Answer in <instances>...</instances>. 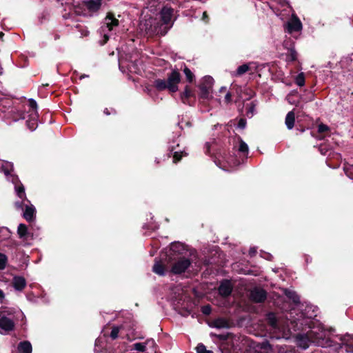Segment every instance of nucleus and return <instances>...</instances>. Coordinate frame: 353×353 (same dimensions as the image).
<instances>
[{
    "instance_id": "nucleus-1",
    "label": "nucleus",
    "mask_w": 353,
    "mask_h": 353,
    "mask_svg": "<svg viewBox=\"0 0 353 353\" xmlns=\"http://www.w3.org/2000/svg\"><path fill=\"white\" fill-rule=\"evenodd\" d=\"M12 183L14 185L15 192L19 199V200L15 201V207L22 210L24 209L23 214L24 219L28 221H32L34 219L36 209L34 206L30 203V201L27 199L24 186L19 180L18 176H12Z\"/></svg>"
},
{
    "instance_id": "nucleus-2",
    "label": "nucleus",
    "mask_w": 353,
    "mask_h": 353,
    "mask_svg": "<svg viewBox=\"0 0 353 353\" xmlns=\"http://www.w3.org/2000/svg\"><path fill=\"white\" fill-rule=\"evenodd\" d=\"M194 252L191 250L188 255L174 256L170 272L174 274H181L190 269L198 271L201 268V264L195 261Z\"/></svg>"
},
{
    "instance_id": "nucleus-3",
    "label": "nucleus",
    "mask_w": 353,
    "mask_h": 353,
    "mask_svg": "<svg viewBox=\"0 0 353 353\" xmlns=\"http://www.w3.org/2000/svg\"><path fill=\"white\" fill-rule=\"evenodd\" d=\"M181 81V75L176 70H173L168 77V80L157 79L154 81V86L159 91L168 89L170 92L178 90V84Z\"/></svg>"
},
{
    "instance_id": "nucleus-4",
    "label": "nucleus",
    "mask_w": 353,
    "mask_h": 353,
    "mask_svg": "<svg viewBox=\"0 0 353 353\" xmlns=\"http://www.w3.org/2000/svg\"><path fill=\"white\" fill-rule=\"evenodd\" d=\"M140 31L146 35L151 36L152 34L165 35L166 34V28L159 26V22L157 19L151 17L148 19H142L139 25Z\"/></svg>"
},
{
    "instance_id": "nucleus-5",
    "label": "nucleus",
    "mask_w": 353,
    "mask_h": 353,
    "mask_svg": "<svg viewBox=\"0 0 353 353\" xmlns=\"http://www.w3.org/2000/svg\"><path fill=\"white\" fill-rule=\"evenodd\" d=\"M13 314L11 312L3 310L0 312V334L6 335L14 328Z\"/></svg>"
},
{
    "instance_id": "nucleus-6",
    "label": "nucleus",
    "mask_w": 353,
    "mask_h": 353,
    "mask_svg": "<svg viewBox=\"0 0 353 353\" xmlns=\"http://www.w3.org/2000/svg\"><path fill=\"white\" fill-rule=\"evenodd\" d=\"M119 25V20L117 19L112 14H108L104 19L103 23L101 27V34H103V40L101 41V45H104L109 39L108 33L114 30V27Z\"/></svg>"
},
{
    "instance_id": "nucleus-7",
    "label": "nucleus",
    "mask_w": 353,
    "mask_h": 353,
    "mask_svg": "<svg viewBox=\"0 0 353 353\" xmlns=\"http://www.w3.org/2000/svg\"><path fill=\"white\" fill-rule=\"evenodd\" d=\"M173 12L174 10L172 8L168 6H164L159 13L161 17V22H159V26H162L163 28H166V33L173 25Z\"/></svg>"
},
{
    "instance_id": "nucleus-8",
    "label": "nucleus",
    "mask_w": 353,
    "mask_h": 353,
    "mask_svg": "<svg viewBox=\"0 0 353 353\" xmlns=\"http://www.w3.org/2000/svg\"><path fill=\"white\" fill-rule=\"evenodd\" d=\"M118 51V60H119V69L123 71V65L125 62H129L130 63L127 64V68L130 72H137L134 68V62L137 61L136 59H133L132 55L125 54L123 50H121L120 48H117Z\"/></svg>"
},
{
    "instance_id": "nucleus-9",
    "label": "nucleus",
    "mask_w": 353,
    "mask_h": 353,
    "mask_svg": "<svg viewBox=\"0 0 353 353\" xmlns=\"http://www.w3.org/2000/svg\"><path fill=\"white\" fill-rule=\"evenodd\" d=\"M284 27L289 34H292L294 32L301 31L303 25L298 17L293 13L291 19L284 25Z\"/></svg>"
},
{
    "instance_id": "nucleus-10",
    "label": "nucleus",
    "mask_w": 353,
    "mask_h": 353,
    "mask_svg": "<svg viewBox=\"0 0 353 353\" xmlns=\"http://www.w3.org/2000/svg\"><path fill=\"white\" fill-rule=\"evenodd\" d=\"M170 251V255L174 258V256H178L188 255L191 250L189 251L184 244L179 242H174L171 243Z\"/></svg>"
},
{
    "instance_id": "nucleus-11",
    "label": "nucleus",
    "mask_w": 353,
    "mask_h": 353,
    "mask_svg": "<svg viewBox=\"0 0 353 353\" xmlns=\"http://www.w3.org/2000/svg\"><path fill=\"white\" fill-rule=\"evenodd\" d=\"M176 139H173L172 142H169V150L170 152L173 154V162L176 163L179 161L183 156H185L187 154L179 148V143Z\"/></svg>"
},
{
    "instance_id": "nucleus-12",
    "label": "nucleus",
    "mask_w": 353,
    "mask_h": 353,
    "mask_svg": "<svg viewBox=\"0 0 353 353\" xmlns=\"http://www.w3.org/2000/svg\"><path fill=\"white\" fill-rule=\"evenodd\" d=\"M310 334L312 339V343L317 345H324L326 336V332L324 330L319 329L318 331H316L312 330L310 332Z\"/></svg>"
},
{
    "instance_id": "nucleus-13",
    "label": "nucleus",
    "mask_w": 353,
    "mask_h": 353,
    "mask_svg": "<svg viewBox=\"0 0 353 353\" xmlns=\"http://www.w3.org/2000/svg\"><path fill=\"white\" fill-rule=\"evenodd\" d=\"M0 172H3L8 181L12 182V176H16L12 174L13 164L8 161H2L0 159Z\"/></svg>"
},
{
    "instance_id": "nucleus-14",
    "label": "nucleus",
    "mask_w": 353,
    "mask_h": 353,
    "mask_svg": "<svg viewBox=\"0 0 353 353\" xmlns=\"http://www.w3.org/2000/svg\"><path fill=\"white\" fill-rule=\"evenodd\" d=\"M296 341L297 345L303 349H307L311 343H312V339L310 336V332L307 334H299L296 337Z\"/></svg>"
},
{
    "instance_id": "nucleus-15",
    "label": "nucleus",
    "mask_w": 353,
    "mask_h": 353,
    "mask_svg": "<svg viewBox=\"0 0 353 353\" xmlns=\"http://www.w3.org/2000/svg\"><path fill=\"white\" fill-rule=\"evenodd\" d=\"M267 297L266 292L260 288H254L250 292V299L256 303L263 302Z\"/></svg>"
},
{
    "instance_id": "nucleus-16",
    "label": "nucleus",
    "mask_w": 353,
    "mask_h": 353,
    "mask_svg": "<svg viewBox=\"0 0 353 353\" xmlns=\"http://www.w3.org/2000/svg\"><path fill=\"white\" fill-rule=\"evenodd\" d=\"M219 293L221 296L227 297L230 295L232 291V285L229 280H223L221 282L219 288Z\"/></svg>"
},
{
    "instance_id": "nucleus-17",
    "label": "nucleus",
    "mask_w": 353,
    "mask_h": 353,
    "mask_svg": "<svg viewBox=\"0 0 353 353\" xmlns=\"http://www.w3.org/2000/svg\"><path fill=\"white\" fill-rule=\"evenodd\" d=\"M12 286L17 291H22L26 286V281L21 276H14L12 282Z\"/></svg>"
},
{
    "instance_id": "nucleus-18",
    "label": "nucleus",
    "mask_w": 353,
    "mask_h": 353,
    "mask_svg": "<svg viewBox=\"0 0 353 353\" xmlns=\"http://www.w3.org/2000/svg\"><path fill=\"white\" fill-rule=\"evenodd\" d=\"M317 307L312 305H307L302 312V316L306 319H311L316 316Z\"/></svg>"
},
{
    "instance_id": "nucleus-19",
    "label": "nucleus",
    "mask_w": 353,
    "mask_h": 353,
    "mask_svg": "<svg viewBox=\"0 0 353 353\" xmlns=\"http://www.w3.org/2000/svg\"><path fill=\"white\" fill-rule=\"evenodd\" d=\"M199 100L201 103H204L205 101H209L212 99V90H208L205 87H199Z\"/></svg>"
},
{
    "instance_id": "nucleus-20",
    "label": "nucleus",
    "mask_w": 353,
    "mask_h": 353,
    "mask_svg": "<svg viewBox=\"0 0 353 353\" xmlns=\"http://www.w3.org/2000/svg\"><path fill=\"white\" fill-rule=\"evenodd\" d=\"M17 351L19 353H32V347L30 342L28 341L20 342L17 345Z\"/></svg>"
},
{
    "instance_id": "nucleus-21",
    "label": "nucleus",
    "mask_w": 353,
    "mask_h": 353,
    "mask_svg": "<svg viewBox=\"0 0 353 353\" xmlns=\"http://www.w3.org/2000/svg\"><path fill=\"white\" fill-rule=\"evenodd\" d=\"M194 96V93L189 86H186L183 92L181 93V100L185 104H190V99Z\"/></svg>"
},
{
    "instance_id": "nucleus-22",
    "label": "nucleus",
    "mask_w": 353,
    "mask_h": 353,
    "mask_svg": "<svg viewBox=\"0 0 353 353\" xmlns=\"http://www.w3.org/2000/svg\"><path fill=\"white\" fill-rule=\"evenodd\" d=\"M254 63L250 62L248 63L243 64L240 66H239L235 72H234L232 75L233 77H239L241 76L245 72H248L251 69L252 65H253Z\"/></svg>"
},
{
    "instance_id": "nucleus-23",
    "label": "nucleus",
    "mask_w": 353,
    "mask_h": 353,
    "mask_svg": "<svg viewBox=\"0 0 353 353\" xmlns=\"http://www.w3.org/2000/svg\"><path fill=\"white\" fill-rule=\"evenodd\" d=\"M152 271L159 276H165L167 272L165 267L157 260H155V263L152 267Z\"/></svg>"
},
{
    "instance_id": "nucleus-24",
    "label": "nucleus",
    "mask_w": 353,
    "mask_h": 353,
    "mask_svg": "<svg viewBox=\"0 0 353 353\" xmlns=\"http://www.w3.org/2000/svg\"><path fill=\"white\" fill-rule=\"evenodd\" d=\"M266 321L272 330H276L279 329L277 319L274 313H268L266 314Z\"/></svg>"
},
{
    "instance_id": "nucleus-25",
    "label": "nucleus",
    "mask_w": 353,
    "mask_h": 353,
    "mask_svg": "<svg viewBox=\"0 0 353 353\" xmlns=\"http://www.w3.org/2000/svg\"><path fill=\"white\" fill-rule=\"evenodd\" d=\"M295 112L294 110L289 112L285 117V125L288 130H292L294 125Z\"/></svg>"
},
{
    "instance_id": "nucleus-26",
    "label": "nucleus",
    "mask_w": 353,
    "mask_h": 353,
    "mask_svg": "<svg viewBox=\"0 0 353 353\" xmlns=\"http://www.w3.org/2000/svg\"><path fill=\"white\" fill-rule=\"evenodd\" d=\"M17 233L20 239L27 240L30 233L28 232L27 226L23 223H20L17 228Z\"/></svg>"
},
{
    "instance_id": "nucleus-27",
    "label": "nucleus",
    "mask_w": 353,
    "mask_h": 353,
    "mask_svg": "<svg viewBox=\"0 0 353 353\" xmlns=\"http://www.w3.org/2000/svg\"><path fill=\"white\" fill-rule=\"evenodd\" d=\"M86 7L91 11H97L99 9L101 0H85Z\"/></svg>"
},
{
    "instance_id": "nucleus-28",
    "label": "nucleus",
    "mask_w": 353,
    "mask_h": 353,
    "mask_svg": "<svg viewBox=\"0 0 353 353\" xmlns=\"http://www.w3.org/2000/svg\"><path fill=\"white\" fill-rule=\"evenodd\" d=\"M284 293H285V296L289 299L292 300L294 303H296V304L299 303V302H300V297L296 294V292H294L293 290H291L285 289Z\"/></svg>"
},
{
    "instance_id": "nucleus-29",
    "label": "nucleus",
    "mask_w": 353,
    "mask_h": 353,
    "mask_svg": "<svg viewBox=\"0 0 353 353\" xmlns=\"http://www.w3.org/2000/svg\"><path fill=\"white\" fill-rule=\"evenodd\" d=\"M256 112V104L252 101L245 105V115L252 118Z\"/></svg>"
},
{
    "instance_id": "nucleus-30",
    "label": "nucleus",
    "mask_w": 353,
    "mask_h": 353,
    "mask_svg": "<svg viewBox=\"0 0 353 353\" xmlns=\"http://www.w3.org/2000/svg\"><path fill=\"white\" fill-rule=\"evenodd\" d=\"M37 117V116L36 113L32 114L31 119L26 121L27 126L31 131L35 130L38 127Z\"/></svg>"
},
{
    "instance_id": "nucleus-31",
    "label": "nucleus",
    "mask_w": 353,
    "mask_h": 353,
    "mask_svg": "<svg viewBox=\"0 0 353 353\" xmlns=\"http://www.w3.org/2000/svg\"><path fill=\"white\" fill-rule=\"evenodd\" d=\"M214 79L210 76H206L203 79L199 87H205L208 90H212Z\"/></svg>"
},
{
    "instance_id": "nucleus-32",
    "label": "nucleus",
    "mask_w": 353,
    "mask_h": 353,
    "mask_svg": "<svg viewBox=\"0 0 353 353\" xmlns=\"http://www.w3.org/2000/svg\"><path fill=\"white\" fill-rule=\"evenodd\" d=\"M223 159L231 168H234L240 164V161L235 157H223Z\"/></svg>"
},
{
    "instance_id": "nucleus-33",
    "label": "nucleus",
    "mask_w": 353,
    "mask_h": 353,
    "mask_svg": "<svg viewBox=\"0 0 353 353\" xmlns=\"http://www.w3.org/2000/svg\"><path fill=\"white\" fill-rule=\"evenodd\" d=\"M214 327L216 328H225L228 327V322L222 319H218L213 322Z\"/></svg>"
},
{
    "instance_id": "nucleus-34",
    "label": "nucleus",
    "mask_w": 353,
    "mask_h": 353,
    "mask_svg": "<svg viewBox=\"0 0 353 353\" xmlns=\"http://www.w3.org/2000/svg\"><path fill=\"white\" fill-rule=\"evenodd\" d=\"M132 350L143 352L146 350V346L145 342L143 343H135L132 345Z\"/></svg>"
},
{
    "instance_id": "nucleus-35",
    "label": "nucleus",
    "mask_w": 353,
    "mask_h": 353,
    "mask_svg": "<svg viewBox=\"0 0 353 353\" xmlns=\"http://www.w3.org/2000/svg\"><path fill=\"white\" fill-rule=\"evenodd\" d=\"M297 59V52L294 48L290 49L288 54H287L288 61H294Z\"/></svg>"
},
{
    "instance_id": "nucleus-36",
    "label": "nucleus",
    "mask_w": 353,
    "mask_h": 353,
    "mask_svg": "<svg viewBox=\"0 0 353 353\" xmlns=\"http://www.w3.org/2000/svg\"><path fill=\"white\" fill-rule=\"evenodd\" d=\"M295 83L299 87H302L305 85V76L303 72H301L296 76Z\"/></svg>"
},
{
    "instance_id": "nucleus-37",
    "label": "nucleus",
    "mask_w": 353,
    "mask_h": 353,
    "mask_svg": "<svg viewBox=\"0 0 353 353\" xmlns=\"http://www.w3.org/2000/svg\"><path fill=\"white\" fill-rule=\"evenodd\" d=\"M248 150H249V148H248V145H247V143L241 139L240 142H239V151L245 154H248Z\"/></svg>"
},
{
    "instance_id": "nucleus-38",
    "label": "nucleus",
    "mask_w": 353,
    "mask_h": 353,
    "mask_svg": "<svg viewBox=\"0 0 353 353\" xmlns=\"http://www.w3.org/2000/svg\"><path fill=\"white\" fill-rule=\"evenodd\" d=\"M345 174L353 180V165H346L343 168Z\"/></svg>"
},
{
    "instance_id": "nucleus-39",
    "label": "nucleus",
    "mask_w": 353,
    "mask_h": 353,
    "mask_svg": "<svg viewBox=\"0 0 353 353\" xmlns=\"http://www.w3.org/2000/svg\"><path fill=\"white\" fill-rule=\"evenodd\" d=\"M8 261L7 256L2 253H0V270L5 269Z\"/></svg>"
},
{
    "instance_id": "nucleus-40",
    "label": "nucleus",
    "mask_w": 353,
    "mask_h": 353,
    "mask_svg": "<svg viewBox=\"0 0 353 353\" xmlns=\"http://www.w3.org/2000/svg\"><path fill=\"white\" fill-rule=\"evenodd\" d=\"M121 327L119 326H114L112 327L110 333V337L112 339L114 340L118 337Z\"/></svg>"
},
{
    "instance_id": "nucleus-41",
    "label": "nucleus",
    "mask_w": 353,
    "mask_h": 353,
    "mask_svg": "<svg viewBox=\"0 0 353 353\" xmlns=\"http://www.w3.org/2000/svg\"><path fill=\"white\" fill-rule=\"evenodd\" d=\"M183 72H184V74H185V75L186 79H188V81L189 82H192V80H193V79H194V74H193V73L192 72V71H191L188 68L185 67V68H184Z\"/></svg>"
},
{
    "instance_id": "nucleus-42",
    "label": "nucleus",
    "mask_w": 353,
    "mask_h": 353,
    "mask_svg": "<svg viewBox=\"0 0 353 353\" xmlns=\"http://www.w3.org/2000/svg\"><path fill=\"white\" fill-rule=\"evenodd\" d=\"M196 352L197 353H213L212 351L206 350L205 346L202 343H200L197 345Z\"/></svg>"
},
{
    "instance_id": "nucleus-43",
    "label": "nucleus",
    "mask_w": 353,
    "mask_h": 353,
    "mask_svg": "<svg viewBox=\"0 0 353 353\" xmlns=\"http://www.w3.org/2000/svg\"><path fill=\"white\" fill-rule=\"evenodd\" d=\"M145 346H148L149 347L154 350L156 347V343L153 339H148L145 341Z\"/></svg>"
},
{
    "instance_id": "nucleus-44",
    "label": "nucleus",
    "mask_w": 353,
    "mask_h": 353,
    "mask_svg": "<svg viewBox=\"0 0 353 353\" xmlns=\"http://www.w3.org/2000/svg\"><path fill=\"white\" fill-rule=\"evenodd\" d=\"M212 308L210 305H203L201 307V312L205 315H209L211 313Z\"/></svg>"
},
{
    "instance_id": "nucleus-45",
    "label": "nucleus",
    "mask_w": 353,
    "mask_h": 353,
    "mask_svg": "<svg viewBox=\"0 0 353 353\" xmlns=\"http://www.w3.org/2000/svg\"><path fill=\"white\" fill-rule=\"evenodd\" d=\"M341 340L343 341L344 344H346L347 345L349 342L353 341V336L348 334H345L342 337Z\"/></svg>"
},
{
    "instance_id": "nucleus-46",
    "label": "nucleus",
    "mask_w": 353,
    "mask_h": 353,
    "mask_svg": "<svg viewBox=\"0 0 353 353\" xmlns=\"http://www.w3.org/2000/svg\"><path fill=\"white\" fill-rule=\"evenodd\" d=\"M329 130V127L327 125L321 123L318 126V132L319 133H323Z\"/></svg>"
},
{
    "instance_id": "nucleus-47",
    "label": "nucleus",
    "mask_w": 353,
    "mask_h": 353,
    "mask_svg": "<svg viewBox=\"0 0 353 353\" xmlns=\"http://www.w3.org/2000/svg\"><path fill=\"white\" fill-rule=\"evenodd\" d=\"M246 124H247V121L245 119H240L239 122H238V124H237V128H239V129H245V127H246Z\"/></svg>"
},
{
    "instance_id": "nucleus-48",
    "label": "nucleus",
    "mask_w": 353,
    "mask_h": 353,
    "mask_svg": "<svg viewBox=\"0 0 353 353\" xmlns=\"http://www.w3.org/2000/svg\"><path fill=\"white\" fill-rule=\"evenodd\" d=\"M29 103H30V108L32 110V111H34V114L36 113V110H37V103L36 102L35 100H34L33 99H30L29 100Z\"/></svg>"
},
{
    "instance_id": "nucleus-49",
    "label": "nucleus",
    "mask_w": 353,
    "mask_h": 353,
    "mask_svg": "<svg viewBox=\"0 0 353 353\" xmlns=\"http://www.w3.org/2000/svg\"><path fill=\"white\" fill-rule=\"evenodd\" d=\"M349 61H351L352 62V59L349 57H345L343 58L341 61V66L342 67H345V65L346 63H347Z\"/></svg>"
},
{
    "instance_id": "nucleus-50",
    "label": "nucleus",
    "mask_w": 353,
    "mask_h": 353,
    "mask_svg": "<svg viewBox=\"0 0 353 353\" xmlns=\"http://www.w3.org/2000/svg\"><path fill=\"white\" fill-rule=\"evenodd\" d=\"M180 128L183 129L185 126L191 127L192 124L190 121H187L183 124V122L179 123Z\"/></svg>"
},
{
    "instance_id": "nucleus-51",
    "label": "nucleus",
    "mask_w": 353,
    "mask_h": 353,
    "mask_svg": "<svg viewBox=\"0 0 353 353\" xmlns=\"http://www.w3.org/2000/svg\"><path fill=\"white\" fill-rule=\"evenodd\" d=\"M210 143L206 142L205 144V148H204L205 154H208L210 153Z\"/></svg>"
},
{
    "instance_id": "nucleus-52",
    "label": "nucleus",
    "mask_w": 353,
    "mask_h": 353,
    "mask_svg": "<svg viewBox=\"0 0 353 353\" xmlns=\"http://www.w3.org/2000/svg\"><path fill=\"white\" fill-rule=\"evenodd\" d=\"M225 101L228 103L231 101V94L230 92L226 93L225 96Z\"/></svg>"
},
{
    "instance_id": "nucleus-53",
    "label": "nucleus",
    "mask_w": 353,
    "mask_h": 353,
    "mask_svg": "<svg viewBox=\"0 0 353 353\" xmlns=\"http://www.w3.org/2000/svg\"><path fill=\"white\" fill-rule=\"evenodd\" d=\"M265 256H263V257H264L265 259H266L268 260H272V256L270 254L265 253Z\"/></svg>"
},
{
    "instance_id": "nucleus-54",
    "label": "nucleus",
    "mask_w": 353,
    "mask_h": 353,
    "mask_svg": "<svg viewBox=\"0 0 353 353\" xmlns=\"http://www.w3.org/2000/svg\"><path fill=\"white\" fill-rule=\"evenodd\" d=\"M256 250L254 248H252L250 249V254L251 256L254 255L256 253Z\"/></svg>"
},
{
    "instance_id": "nucleus-55",
    "label": "nucleus",
    "mask_w": 353,
    "mask_h": 353,
    "mask_svg": "<svg viewBox=\"0 0 353 353\" xmlns=\"http://www.w3.org/2000/svg\"><path fill=\"white\" fill-rule=\"evenodd\" d=\"M305 261L307 263H310L312 261V258L309 256H307L306 258H305Z\"/></svg>"
},
{
    "instance_id": "nucleus-56",
    "label": "nucleus",
    "mask_w": 353,
    "mask_h": 353,
    "mask_svg": "<svg viewBox=\"0 0 353 353\" xmlns=\"http://www.w3.org/2000/svg\"><path fill=\"white\" fill-rule=\"evenodd\" d=\"M104 114H105L106 115H110V112L109 111V110L108 108H105L103 111Z\"/></svg>"
},
{
    "instance_id": "nucleus-57",
    "label": "nucleus",
    "mask_w": 353,
    "mask_h": 353,
    "mask_svg": "<svg viewBox=\"0 0 353 353\" xmlns=\"http://www.w3.org/2000/svg\"><path fill=\"white\" fill-rule=\"evenodd\" d=\"M3 297H4L3 292L1 290H0V301L2 300L3 299Z\"/></svg>"
},
{
    "instance_id": "nucleus-58",
    "label": "nucleus",
    "mask_w": 353,
    "mask_h": 353,
    "mask_svg": "<svg viewBox=\"0 0 353 353\" xmlns=\"http://www.w3.org/2000/svg\"><path fill=\"white\" fill-rule=\"evenodd\" d=\"M207 18H208V17H207V14H206V12H204L203 13V20H205V21H206V19H207Z\"/></svg>"
},
{
    "instance_id": "nucleus-59",
    "label": "nucleus",
    "mask_w": 353,
    "mask_h": 353,
    "mask_svg": "<svg viewBox=\"0 0 353 353\" xmlns=\"http://www.w3.org/2000/svg\"><path fill=\"white\" fill-rule=\"evenodd\" d=\"M215 163H216V164L217 165H219V166L220 168H221L223 170H229V169H228V168H225V167H224V166H223V167L220 166V165L217 163L216 161H215Z\"/></svg>"
},
{
    "instance_id": "nucleus-60",
    "label": "nucleus",
    "mask_w": 353,
    "mask_h": 353,
    "mask_svg": "<svg viewBox=\"0 0 353 353\" xmlns=\"http://www.w3.org/2000/svg\"><path fill=\"white\" fill-rule=\"evenodd\" d=\"M279 3H281L283 6L285 3H288L285 0H279Z\"/></svg>"
},
{
    "instance_id": "nucleus-61",
    "label": "nucleus",
    "mask_w": 353,
    "mask_h": 353,
    "mask_svg": "<svg viewBox=\"0 0 353 353\" xmlns=\"http://www.w3.org/2000/svg\"><path fill=\"white\" fill-rule=\"evenodd\" d=\"M288 102L291 104H294V101H292V100L290 99V97L288 98Z\"/></svg>"
},
{
    "instance_id": "nucleus-62",
    "label": "nucleus",
    "mask_w": 353,
    "mask_h": 353,
    "mask_svg": "<svg viewBox=\"0 0 353 353\" xmlns=\"http://www.w3.org/2000/svg\"><path fill=\"white\" fill-rule=\"evenodd\" d=\"M225 90H226V88H225V87H221V88H220V92L225 91Z\"/></svg>"
},
{
    "instance_id": "nucleus-63",
    "label": "nucleus",
    "mask_w": 353,
    "mask_h": 353,
    "mask_svg": "<svg viewBox=\"0 0 353 353\" xmlns=\"http://www.w3.org/2000/svg\"><path fill=\"white\" fill-rule=\"evenodd\" d=\"M88 77V75H82V76H81L80 79H83V78Z\"/></svg>"
},
{
    "instance_id": "nucleus-64",
    "label": "nucleus",
    "mask_w": 353,
    "mask_h": 353,
    "mask_svg": "<svg viewBox=\"0 0 353 353\" xmlns=\"http://www.w3.org/2000/svg\"><path fill=\"white\" fill-rule=\"evenodd\" d=\"M218 126H219V124L214 125L213 129H216Z\"/></svg>"
}]
</instances>
